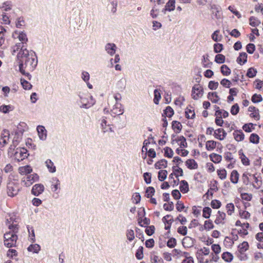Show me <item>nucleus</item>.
<instances>
[{"instance_id":"obj_1","label":"nucleus","mask_w":263,"mask_h":263,"mask_svg":"<svg viewBox=\"0 0 263 263\" xmlns=\"http://www.w3.org/2000/svg\"><path fill=\"white\" fill-rule=\"evenodd\" d=\"M15 47L16 49H13V52L21 47L17 54L20 71L22 74L29 76L28 71H32L37 65V60L35 53L32 50H27L24 45L21 46L20 43L16 44Z\"/></svg>"},{"instance_id":"obj_2","label":"nucleus","mask_w":263,"mask_h":263,"mask_svg":"<svg viewBox=\"0 0 263 263\" xmlns=\"http://www.w3.org/2000/svg\"><path fill=\"white\" fill-rule=\"evenodd\" d=\"M241 179L245 185H251L255 189H260L262 183L261 178L257 174H252L248 171L242 174Z\"/></svg>"},{"instance_id":"obj_3","label":"nucleus","mask_w":263,"mask_h":263,"mask_svg":"<svg viewBox=\"0 0 263 263\" xmlns=\"http://www.w3.org/2000/svg\"><path fill=\"white\" fill-rule=\"evenodd\" d=\"M9 229L12 230V232H7L4 235V244L8 248H11L15 246L16 242L17 237L15 234L16 232L17 224L8 223V225Z\"/></svg>"},{"instance_id":"obj_4","label":"nucleus","mask_w":263,"mask_h":263,"mask_svg":"<svg viewBox=\"0 0 263 263\" xmlns=\"http://www.w3.org/2000/svg\"><path fill=\"white\" fill-rule=\"evenodd\" d=\"M203 94V89L199 84L195 85L192 89V96L194 100L201 98Z\"/></svg>"},{"instance_id":"obj_5","label":"nucleus","mask_w":263,"mask_h":263,"mask_svg":"<svg viewBox=\"0 0 263 263\" xmlns=\"http://www.w3.org/2000/svg\"><path fill=\"white\" fill-rule=\"evenodd\" d=\"M80 99L82 105L85 108H88L95 103L92 96L83 94L80 96Z\"/></svg>"},{"instance_id":"obj_6","label":"nucleus","mask_w":263,"mask_h":263,"mask_svg":"<svg viewBox=\"0 0 263 263\" xmlns=\"http://www.w3.org/2000/svg\"><path fill=\"white\" fill-rule=\"evenodd\" d=\"M27 149L24 148H17L14 154V158L18 161H22L27 157Z\"/></svg>"},{"instance_id":"obj_7","label":"nucleus","mask_w":263,"mask_h":263,"mask_svg":"<svg viewBox=\"0 0 263 263\" xmlns=\"http://www.w3.org/2000/svg\"><path fill=\"white\" fill-rule=\"evenodd\" d=\"M39 179V176L36 174H32L27 176L26 178L22 179V182L24 185L27 186H30L34 182L37 181Z\"/></svg>"},{"instance_id":"obj_8","label":"nucleus","mask_w":263,"mask_h":263,"mask_svg":"<svg viewBox=\"0 0 263 263\" xmlns=\"http://www.w3.org/2000/svg\"><path fill=\"white\" fill-rule=\"evenodd\" d=\"M7 193L9 196L13 197L16 195L19 191L18 184L14 182H10L7 186Z\"/></svg>"},{"instance_id":"obj_9","label":"nucleus","mask_w":263,"mask_h":263,"mask_svg":"<svg viewBox=\"0 0 263 263\" xmlns=\"http://www.w3.org/2000/svg\"><path fill=\"white\" fill-rule=\"evenodd\" d=\"M14 39H18L22 44H25L28 41V39L25 33L20 31H15L12 34Z\"/></svg>"},{"instance_id":"obj_10","label":"nucleus","mask_w":263,"mask_h":263,"mask_svg":"<svg viewBox=\"0 0 263 263\" xmlns=\"http://www.w3.org/2000/svg\"><path fill=\"white\" fill-rule=\"evenodd\" d=\"M219 259L218 255L211 253L208 257H201L199 259V261L200 263H214V262H217Z\"/></svg>"},{"instance_id":"obj_11","label":"nucleus","mask_w":263,"mask_h":263,"mask_svg":"<svg viewBox=\"0 0 263 263\" xmlns=\"http://www.w3.org/2000/svg\"><path fill=\"white\" fill-rule=\"evenodd\" d=\"M9 132L7 130H4L1 134V137L0 139V144L4 146L6 144L9 140Z\"/></svg>"},{"instance_id":"obj_12","label":"nucleus","mask_w":263,"mask_h":263,"mask_svg":"<svg viewBox=\"0 0 263 263\" xmlns=\"http://www.w3.org/2000/svg\"><path fill=\"white\" fill-rule=\"evenodd\" d=\"M175 8V0H169L165 6V8L162 10L164 14H166L167 11H172Z\"/></svg>"},{"instance_id":"obj_13","label":"nucleus","mask_w":263,"mask_h":263,"mask_svg":"<svg viewBox=\"0 0 263 263\" xmlns=\"http://www.w3.org/2000/svg\"><path fill=\"white\" fill-rule=\"evenodd\" d=\"M111 112L114 115H120L123 114V109L121 103H116L113 106Z\"/></svg>"},{"instance_id":"obj_14","label":"nucleus","mask_w":263,"mask_h":263,"mask_svg":"<svg viewBox=\"0 0 263 263\" xmlns=\"http://www.w3.org/2000/svg\"><path fill=\"white\" fill-rule=\"evenodd\" d=\"M44 190V185L41 184H36L34 185L32 189V193L35 196H38L41 194Z\"/></svg>"},{"instance_id":"obj_15","label":"nucleus","mask_w":263,"mask_h":263,"mask_svg":"<svg viewBox=\"0 0 263 263\" xmlns=\"http://www.w3.org/2000/svg\"><path fill=\"white\" fill-rule=\"evenodd\" d=\"M38 135L40 139L44 140L46 139L47 132L45 127L43 126H38L37 127Z\"/></svg>"},{"instance_id":"obj_16","label":"nucleus","mask_w":263,"mask_h":263,"mask_svg":"<svg viewBox=\"0 0 263 263\" xmlns=\"http://www.w3.org/2000/svg\"><path fill=\"white\" fill-rule=\"evenodd\" d=\"M210 249L204 247L198 251L197 257L198 259H200L201 257H208L210 255Z\"/></svg>"},{"instance_id":"obj_17","label":"nucleus","mask_w":263,"mask_h":263,"mask_svg":"<svg viewBox=\"0 0 263 263\" xmlns=\"http://www.w3.org/2000/svg\"><path fill=\"white\" fill-rule=\"evenodd\" d=\"M226 135L227 133L222 128H219L216 130L214 133L215 138L220 140H223L225 138Z\"/></svg>"},{"instance_id":"obj_18","label":"nucleus","mask_w":263,"mask_h":263,"mask_svg":"<svg viewBox=\"0 0 263 263\" xmlns=\"http://www.w3.org/2000/svg\"><path fill=\"white\" fill-rule=\"evenodd\" d=\"M208 98L213 103H217L220 100V98L216 92H209Z\"/></svg>"},{"instance_id":"obj_19","label":"nucleus","mask_w":263,"mask_h":263,"mask_svg":"<svg viewBox=\"0 0 263 263\" xmlns=\"http://www.w3.org/2000/svg\"><path fill=\"white\" fill-rule=\"evenodd\" d=\"M32 169L29 165L21 166L18 168V172L22 175H26L32 172Z\"/></svg>"},{"instance_id":"obj_20","label":"nucleus","mask_w":263,"mask_h":263,"mask_svg":"<svg viewBox=\"0 0 263 263\" xmlns=\"http://www.w3.org/2000/svg\"><path fill=\"white\" fill-rule=\"evenodd\" d=\"M249 111L251 112L250 116L251 118H254L256 120H259V115L258 109H256L254 106H250L249 107Z\"/></svg>"},{"instance_id":"obj_21","label":"nucleus","mask_w":263,"mask_h":263,"mask_svg":"<svg viewBox=\"0 0 263 263\" xmlns=\"http://www.w3.org/2000/svg\"><path fill=\"white\" fill-rule=\"evenodd\" d=\"M116 46L114 44L108 43L105 46V50L110 55L115 54L116 51Z\"/></svg>"},{"instance_id":"obj_22","label":"nucleus","mask_w":263,"mask_h":263,"mask_svg":"<svg viewBox=\"0 0 263 263\" xmlns=\"http://www.w3.org/2000/svg\"><path fill=\"white\" fill-rule=\"evenodd\" d=\"M235 140L238 142L242 141L245 138V135L241 130H235L233 133Z\"/></svg>"},{"instance_id":"obj_23","label":"nucleus","mask_w":263,"mask_h":263,"mask_svg":"<svg viewBox=\"0 0 263 263\" xmlns=\"http://www.w3.org/2000/svg\"><path fill=\"white\" fill-rule=\"evenodd\" d=\"M185 165L189 169L196 170L198 168V164L194 159H188L185 162Z\"/></svg>"},{"instance_id":"obj_24","label":"nucleus","mask_w":263,"mask_h":263,"mask_svg":"<svg viewBox=\"0 0 263 263\" xmlns=\"http://www.w3.org/2000/svg\"><path fill=\"white\" fill-rule=\"evenodd\" d=\"M239 178V174L236 170H233L230 175V180L233 183L236 184L238 182Z\"/></svg>"},{"instance_id":"obj_25","label":"nucleus","mask_w":263,"mask_h":263,"mask_svg":"<svg viewBox=\"0 0 263 263\" xmlns=\"http://www.w3.org/2000/svg\"><path fill=\"white\" fill-rule=\"evenodd\" d=\"M174 141L180 146L179 148H184L187 145L186 140L183 136L178 137Z\"/></svg>"},{"instance_id":"obj_26","label":"nucleus","mask_w":263,"mask_h":263,"mask_svg":"<svg viewBox=\"0 0 263 263\" xmlns=\"http://www.w3.org/2000/svg\"><path fill=\"white\" fill-rule=\"evenodd\" d=\"M167 167V161L164 159L157 162L155 164V167L158 170H163Z\"/></svg>"},{"instance_id":"obj_27","label":"nucleus","mask_w":263,"mask_h":263,"mask_svg":"<svg viewBox=\"0 0 263 263\" xmlns=\"http://www.w3.org/2000/svg\"><path fill=\"white\" fill-rule=\"evenodd\" d=\"M179 188L183 193H186L189 190V184L185 180H182L179 184Z\"/></svg>"},{"instance_id":"obj_28","label":"nucleus","mask_w":263,"mask_h":263,"mask_svg":"<svg viewBox=\"0 0 263 263\" xmlns=\"http://www.w3.org/2000/svg\"><path fill=\"white\" fill-rule=\"evenodd\" d=\"M214 227V224L212 220H208L204 222L203 227L202 228V230L210 231L213 229Z\"/></svg>"},{"instance_id":"obj_29","label":"nucleus","mask_w":263,"mask_h":263,"mask_svg":"<svg viewBox=\"0 0 263 263\" xmlns=\"http://www.w3.org/2000/svg\"><path fill=\"white\" fill-rule=\"evenodd\" d=\"M209 157L210 160L215 163H218L221 162L222 160L221 156L215 153L211 154L210 155Z\"/></svg>"},{"instance_id":"obj_30","label":"nucleus","mask_w":263,"mask_h":263,"mask_svg":"<svg viewBox=\"0 0 263 263\" xmlns=\"http://www.w3.org/2000/svg\"><path fill=\"white\" fill-rule=\"evenodd\" d=\"M226 218V214L223 212L220 211L218 212V215L216 219L215 220V223L216 224H220L223 223V221Z\"/></svg>"},{"instance_id":"obj_31","label":"nucleus","mask_w":263,"mask_h":263,"mask_svg":"<svg viewBox=\"0 0 263 263\" xmlns=\"http://www.w3.org/2000/svg\"><path fill=\"white\" fill-rule=\"evenodd\" d=\"M193 240L190 237H185L182 240V244L184 247L190 248L193 245Z\"/></svg>"},{"instance_id":"obj_32","label":"nucleus","mask_w":263,"mask_h":263,"mask_svg":"<svg viewBox=\"0 0 263 263\" xmlns=\"http://www.w3.org/2000/svg\"><path fill=\"white\" fill-rule=\"evenodd\" d=\"M216 142L213 140L207 141L205 143L206 149L209 151H213L216 147Z\"/></svg>"},{"instance_id":"obj_33","label":"nucleus","mask_w":263,"mask_h":263,"mask_svg":"<svg viewBox=\"0 0 263 263\" xmlns=\"http://www.w3.org/2000/svg\"><path fill=\"white\" fill-rule=\"evenodd\" d=\"M217 174L221 180H224L227 177V172L224 168H220L217 170Z\"/></svg>"},{"instance_id":"obj_34","label":"nucleus","mask_w":263,"mask_h":263,"mask_svg":"<svg viewBox=\"0 0 263 263\" xmlns=\"http://www.w3.org/2000/svg\"><path fill=\"white\" fill-rule=\"evenodd\" d=\"M172 128L176 133H179L182 129L181 124L177 121H174L172 122Z\"/></svg>"},{"instance_id":"obj_35","label":"nucleus","mask_w":263,"mask_h":263,"mask_svg":"<svg viewBox=\"0 0 263 263\" xmlns=\"http://www.w3.org/2000/svg\"><path fill=\"white\" fill-rule=\"evenodd\" d=\"M173 172L174 174V175L177 177L183 176L182 169L177 165H175L173 167Z\"/></svg>"},{"instance_id":"obj_36","label":"nucleus","mask_w":263,"mask_h":263,"mask_svg":"<svg viewBox=\"0 0 263 263\" xmlns=\"http://www.w3.org/2000/svg\"><path fill=\"white\" fill-rule=\"evenodd\" d=\"M248 248L249 245L248 243L246 241H243L238 247V251L241 253L246 251Z\"/></svg>"},{"instance_id":"obj_37","label":"nucleus","mask_w":263,"mask_h":263,"mask_svg":"<svg viewBox=\"0 0 263 263\" xmlns=\"http://www.w3.org/2000/svg\"><path fill=\"white\" fill-rule=\"evenodd\" d=\"M260 23V21L258 18L254 16H252L249 18V24L253 27L258 26Z\"/></svg>"},{"instance_id":"obj_38","label":"nucleus","mask_w":263,"mask_h":263,"mask_svg":"<svg viewBox=\"0 0 263 263\" xmlns=\"http://www.w3.org/2000/svg\"><path fill=\"white\" fill-rule=\"evenodd\" d=\"M212 212V210L209 207H204L202 210V216L205 218H209Z\"/></svg>"},{"instance_id":"obj_39","label":"nucleus","mask_w":263,"mask_h":263,"mask_svg":"<svg viewBox=\"0 0 263 263\" xmlns=\"http://www.w3.org/2000/svg\"><path fill=\"white\" fill-rule=\"evenodd\" d=\"M45 163L46 166L47 167L49 172L51 173H54L55 172V167L54 165L53 162L50 160H47Z\"/></svg>"},{"instance_id":"obj_40","label":"nucleus","mask_w":263,"mask_h":263,"mask_svg":"<svg viewBox=\"0 0 263 263\" xmlns=\"http://www.w3.org/2000/svg\"><path fill=\"white\" fill-rule=\"evenodd\" d=\"M40 246L37 244H34L30 245L28 248V250L30 252H32L33 253H37L40 250Z\"/></svg>"},{"instance_id":"obj_41","label":"nucleus","mask_w":263,"mask_h":263,"mask_svg":"<svg viewBox=\"0 0 263 263\" xmlns=\"http://www.w3.org/2000/svg\"><path fill=\"white\" fill-rule=\"evenodd\" d=\"M222 258L226 261L230 262L233 259V255L228 252H224L222 255Z\"/></svg>"},{"instance_id":"obj_42","label":"nucleus","mask_w":263,"mask_h":263,"mask_svg":"<svg viewBox=\"0 0 263 263\" xmlns=\"http://www.w3.org/2000/svg\"><path fill=\"white\" fill-rule=\"evenodd\" d=\"M185 114V117L188 119H193L195 116L194 110L191 108H186Z\"/></svg>"},{"instance_id":"obj_43","label":"nucleus","mask_w":263,"mask_h":263,"mask_svg":"<svg viewBox=\"0 0 263 263\" xmlns=\"http://www.w3.org/2000/svg\"><path fill=\"white\" fill-rule=\"evenodd\" d=\"M167 172L166 170H161L158 173V179L160 181H163L166 178Z\"/></svg>"},{"instance_id":"obj_44","label":"nucleus","mask_w":263,"mask_h":263,"mask_svg":"<svg viewBox=\"0 0 263 263\" xmlns=\"http://www.w3.org/2000/svg\"><path fill=\"white\" fill-rule=\"evenodd\" d=\"M247 54L245 52L240 53L237 59V61L239 64H243L247 61Z\"/></svg>"},{"instance_id":"obj_45","label":"nucleus","mask_w":263,"mask_h":263,"mask_svg":"<svg viewBox=\"0 0 263 263\" xmlns=\"http://www.w3.org/2000/svg\"><path fill=\"white\" fill-rule=\"evenodd\" d=\"M161 93L160 90L158 89H155L154 91V102L155 104H158L159 100L161 99Z\"/></svg>"},{"instance_id":"obj_46","label":"nucleus","mask_w":263,"mask_h":263,"mask_svg":"<svg viewBox=\"0 0 263 263\" xmlns=\"http://www.w3.org/2000/svg\"><path fill=\"white\" fill-rule=\"evenodd\" d=\"M219 31L216 30L212 34V39L215 42L220 41L222 39V36L219 34Z\"/></svg>"},{"instance_id":"obj_47","label":"nucleus","mask_w":263,"mask_h":263,"mask_svg":"<svg viewBox=\"0 0 263 263\" xmlns=\"http://www.w3.org/2000/svg\"><path fill=\"white\" fill-rule=\"evenodd\" d=\"M221 72L224 76H229L231 73L230 69L226 65H223L221 67Z\"/></svg>"},{"instance_id":"obj_48","label":"nucleus","mask_w":263,"mask_h":263,"mask_svg":"<svg viewBox=\"0 0 263 263\" xmlns=\"http://www.w3.org/2000/svg\"><path fill=\"white\" fill-rule=\"evenodd\" d=\"M102 129L104 132H107L111 130V127L109 125H107V122L105 119H103L101 122Z\"/></svg>"},{"instance_id":"obj_49","label":"nucleus","mask_w":263,"mask_h":263,"mask_svg":"<svg viewBox=\"0 0 263 263\" xmlns=\"http://www.w3.org/2000/svg\"><path fill=\"white\" fill-rule=\"evenodd\" d=\"M212 250L214 255H218L221 252V247L219 245L214 244L212 246Z\"/></svg>"},{"instance_id":"obj_50","label":"nucleus","mask_w":263,"mask_h":263,"mask_svg":"<svg viewBox=\"0 0 263 263\" xmlns=\"http://www.w3.org/2000/svg\"><path fill=\"white\" fill-rule=\"evenodd\" d=\"M126 237L128 240L130 241L133 240L135 238L134 232L132 229L127 230L126 231Z\"/></svg>"},{"instance_id":"obj_51","label":"nucleus","mask_w":263,"mask_h":263,"mask_svg":"<svg viewBox=\"0 0 263 263\" xmlns=\"http://www.w3.org/2000/svg\"><path fill=\"white\" fill-rule=\"evenodd\" d=\"M215 116L216 117L215 118V123L216 124L220 126H221L223 123V121L222 120V118L221 117L220 115H217V112L216 111L215 114Z\"/></svg>"},{"instance_id":"obj_52","label":"nucleus","mask_w":263,"mask_h":263,"mask_svg":"<svg viewBox=\"0 0 263 263\" xmlns=\"http://www.w3.org/2000/svg\"><path fill=\"white\" fill-rule=\"evenodd\" d=\"M132 199L134 203L138 204L141 200V196L139 193H135L132 196Z\"/></svg>"},{"instance_id":"obj_53","label":"nucleus","mask_w":263,"mask_h":263,"mask_svg":"<svg viewBox=\"0 0 263 263\" xmlns=\"http://www.w3.org/2000/svg\"><path fill=\"white\" fill-rule=\"evenodd\" d=\"M21 84L23 86V87L26 90H29L31 88L32 85L31 84L26 81L24 79H21Z\"/></svg>"},{"instance_id":"obj_54","label":"nucleus","mask_w":263,"mask_h":263,"mask_svg":"<svg viewBox=\"0 0 263 263\" xmlns=\"http://www.w3.org/2000/svg\"><path fill=\"white\" fill-rule=\"evenodd\" d=\"M164 115L168 117L171 118L174 115V110L170 106H167L164 111Z\"/></svg>"},{"instance_id":"obj_55","label":"nucleus","mask_w":263,"mask_h":263,"mask_svg":"<svg viewBox=\"0 0 263 263\" xmlns=\"http://www.w3.org/2000/svg\"><path fill=\"white\" fill-rule=\"evenodd\" d=\"M259 137L255 134H252L250 136V141L253 143L257 144L259 142Z\"/></svg>"},{"instance_id":"obj_56","label":"nucleus","mask_w":263,"mask_h":263,"mask_svg":"<svg viewBox=\"0 0 263 263\" xmlns=\"http://www.w3.org/2000/svg\"><path fill=\"white\" fill-rule=\"evenodd\" d=\"M159 14V10L158 9L156 8L155 7H153V9L150 11V15L153 18H157Z\"/></svg>"},{"instance_id":"obj_57","label":"nucleus","mask_w":263,"mask_h":263,"mask_svg":"<svg viewBox=\"0 0 263 263\" xmlns=\"http://www.w3.org/2000/svg\"><path fill=\"white\" fill-rule=\"evenodd\" d=\"M185 258L182 260V263H194L193 258L189 255L187 253H184Z\"/></svg>"},{"instance_id":"obj_58","label":"nucleus","mask_w":263,"mask_h":263,"mask_svg":"<svg viewBox=\"0 0 263 263\" xmlns=\"http://www.w3.org/2000/svg\"><path fill=\"white\" fill-rule=\"evenodd\" d=\"M225 61V57L221 54H218L216 55L215 61L218 63H222Z\"/></svg>"},{"instance_id":"obj_59","label":"nucleus","mask_w":263,"mask_h":263,"mask_svg":"<svg viewBox=\"0 0 263 263\" xmlns=\"http://www.w3.org/2000/svg\"><path fill=\"white\" fill-rule=\"evenodd\" d=\"M164 155L166 157H167L168 158H172L173 156V151L172 149L170 147H165L164 148Z\"/></svg>"},{"instance_id":"obj_60","label":"nucleus","mask_w":263,"mask_h":263,"mask_svg":"<svg viewBox=\"0 0 263 263\" xmlns=\"http://www.w3.org/2000/svg\"><path fill=\"white\" fill-rule=\"evenodd\" d=\"M239 110V106L237 104H235L232 106L230 111L233 115H236L238 113Z\"/></svg>"},{"instance_id":"obj_61","label":"nucleus","mask_w":263,"mask_h":263,"mask_svg":"<svg viewBox=\"0 0 263 263\" xmlns=\"http://www.w3.org/2000/svg\"><path fill=\"white\" fill-rule=\"evenodd\" d=\"M12 6L10 4L9 2H5L3 4L2 6H1V8L3 9V10L7 11L11 9Z\"/></svg>"},{"instance_id":"obj_62","label":"nucleus","mask_w":263,"mask_h":263,"mask_svg":"<svg viewBox=\"0 0 263 263\" xmlns=\"http://www.w3.org/2000/svg\"><path fill=\"white\" fill-rule=\"evenodd\" d=\"M155 193V189L153 187H148L146 191V196L147 198L152 197Z\"/></svg>"},{"instance_id":"obj_63","label":"nucleus","mask_w":263,"mask_h":263,"mask_svg":"<svg viewBox=\"0 0 263 263\" xmlns=\"http://www.w3.org/2000/svg\"><path fill=\"white\" fill-rule=\"evenodd\" d=\"M177 153L181 156H186L188 154L189 152L183 149V148H177Z\"/></svg>"},{"instance_id":"obj_64","label":"nucleus","mask_w":263,"mask_h":263,"mask_svg":"<svg viewBox=\"0 0 263 263\" xmlns=\"http://www.w3.org/2000/svg\"><path fill=\"white\" fill-rule=\"evenodd\" d=\"M218 85V82L211 81L209 83L208 86L210 89L215 90L217 88Z\"/></svg>"}]
</instances>
